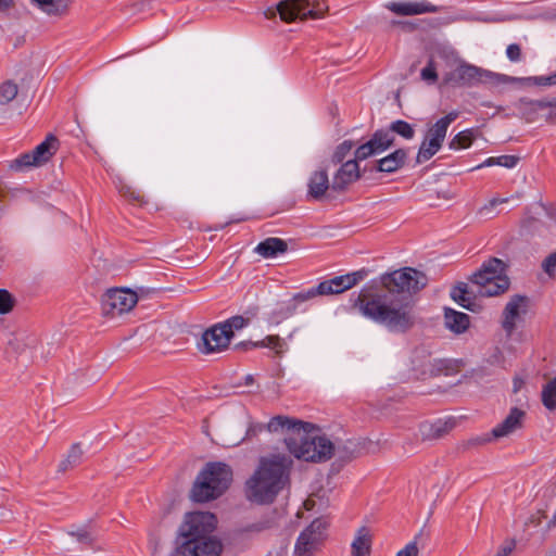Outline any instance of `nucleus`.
Masks as SVG:
<instances>
[{
  "label": "nucleus",
  "mask_w": 556,
  "mask_h": 556,
  "mask_svg": "<svg viewBox=\"0 0 556 556\" xmlns=\"http://www.w3.org/2000/svg\"><path fill=\"white\" fill-rule=\"evenodd\" d=\"M384 292L352 293L351 306L371 321L392 332H405L414 325L409 295L426 287L427 276L412 267H404L380 276Z\"/></svg>",
  "instance_id": "1"
},
{
  "label": "nucleus",
  "mask_w": 556,
  "mask_h": 556,
  "mask_svg": "<svg viewBox=\"0 0 556 556\" xmlns=\"http://www.w3.org/2000/svg\"><path fill=\"white\" fill-rule=\"evenodd\" d=\"M292 466V458L285 454L261 458L258 467L245 483L247 498L260 505L271 504L289 483Z\"/></svg>",
  "instance_id": "2"
},
{
  "label": "nucleus",
  "mask_w": 556,
  "mask_h": 556,
  "mask_svg": "<svg viewBox=\"0 0 556 556\" xmlns=\"http://www.w3.org/2000/svg\"><path fill=\"white\" fill-rule=\"evenodd\" d=\"M216 523L210 511L187 514L179 529L181 542L168 556H219L223 544L213 535Z\"/></svg>",
  "instance_id": "3"
},
{
  "label": "nucleus",
  "mask_w": 556,
  "mask_h": 556,
  "mask_svg": "<svg viewBox=\"0 0 556 556\" xmlns=\"http://www.w3.org/2000/svg\"><path fill=\"white\" fill-rule=\"evenodd\" d=\"M313 428L303 430L300 438H286V446L295 458L312 463H324L332 456L348 462L355 457V444L348 441L343 444L332 443L326 435H312Z\"/></svg>",
  "instance_id": "4"
},
{
  "label": "nucleus",
  "mask_w": 556,
  "mask_h": 556,
  "mask_svg": "<svg viewBox=\"0 0 556 556\" xmlns=\"http://www.w3.org/2000/svg\"><path fill=\"white\" fill-rule=\"evenodd\" d=\"M232 481L231 467L223 462H210L198 473L190 498L195 503H207L222 496Z\"/></svg>",
  "instance_id": "5"
},
{
  "label": "nucleus",
  "mask_w": 556,
  "mask_h": 556,
  "mask_svg": "<svg viewBox=\"0 0 556 556\" xmlns=\"http://www.w3.org/2000/svg\"><path fill=\"white\" fill-rule=\"evenodd\" d=\"M469 280L477 286V293L481 296L500 295L509 288L510 283L506 275V264L497 257L483 262Z\"/></svg>",
  "instance_id": "6"
},
{
  "label": "nucleus",
  "mask_w": 556,
  "mask_h": 556,
  "mask_svg": "<svg viewBox=\"0 0 556 556\" xmlns=\"http://www.w3.org/2000/svg\"><path fill=\"white\" fill-rule=\"evenodd\" d=\"M507 76L462 62L455 70L443 75L442 87H473L480 84L498 85Z\"/></svg>",
  "instance_id": "7"
},
{
  "label": "nucleus",
  "mask_w": 556,
  "mask_h": 556,
  "mask_svg": "<svg viewBox=\"0 0 556 556\" xmlns=\"http://www.w3.org/2000/svg\"><path fill=\"white\" fill-rule=\"evenodd\" d=\"M306 428H314V425L295 418L278 415L270 418L267 424H251L247 429L245 437L252 439L257 437L264 430H267L268 432L280 431L286 434L285 438H300L301 433L303 430H306ZM283 440L286 441V439Z\"/></svg>",
  "instance_id": "8"
},
{
  "label": "nucleus",
  "mask_w": 556,
  "mask_h": 556,
  "mask_svg": "<svg viewBox=\"0 0 556 556\" xmlns=\"http://www.w3.org/2000/svg\"><path fill=\"white\" fill-rule=\"evenodd\" d=\"M328 523L321 518L314 519L299 534L294 544V556H313L327 538Z\"/></svg>",
  "instance_id": "9"
},
{
  "label": "nucleus",
  "mask_w": 556,
  "mask_h": 556,
  "mask_svg": "<svg viewBox=\"0 0 556 556\" xmlns=\"http://www.w3.org/2000/svg\"><path fill=\"white\" fill-rule=\"evenodd\" d=\"M138 302L137 293L128 288H113L101 298L103 315L116 317L129 312Z\"/></svg>",
  "instance_id": "10"
},
{
  "label": "nucleus",
  "mask_w": 556,
  "mask_h": 556,
  "mask_svg": "<svg viewBox=\"0 0 556 556\" xmlns=\"http://www.w3.org/2000/svg\"><path fill=\"white\" fill-rule=\"evenodd\" d=\"M312 294L313 292L303 290L293 294L289 300L277 302L268 316V321L279 325L298 313L307 312L308 306L306 302L313 299Z\"/></svg>",
  "instance_id": "11"
},
{
  "label": "nucleus",
  "mask_w": 556,
  "mask_h": 556,
  "mask_svg": "<svg viewBox=\"0 0 556 556\" xmlns=\"http://www.w3.org/2000/svg\"><path fill=\"white\" fill-rule=\"evenodd\" d=\"M395 137L387 128L377 129L368 141L358 146L355 150L357 160H367L370 156L379 155L394 146Z\"/></svg>",
  "instance_id": "12"
},
{
  "label": "nucleus",
  "mask_w": 556,
  "mask_h": 556,
  "mask_svg": "<svg viewBox=\"0 0 556 556\" xmlns=\"http://www.w3.org/2000/svg\"><path fill=\"white\" fill-rule=\"evenodd\" d=\"M230 340L231 338L219 323L203 332L198 348L203 354H212L227 349L230 344Z\"/></svg>",
  "instance_id": "13"
},
{
  "label": "nucleus",
  "mask_w": 556,
  "mask_h": 556,
  "mask_svg": "<svg viewBox=\"0 0 556 556\" xmlns=\"http://www.w3.org/2000/svg\"><path fill=\"white\" fill-rule=\"evenodd\" d=\"M358 161L355 156L341 163L340 168L333 176L331 188L334 191H343L346 187L361 177Z\"/></svg>",
  "instance_id": "14"
},
{
  "label": "nucleus",
  "mask_w": 556,
  "mask_h": 556,
  "mask_svg": "<svg viewBox=\"0 0 556 556\" xmlns=\"http://www.w3.org/2000/svg\"><path fill=\"white\" fill-rule=\"evenodd\" d=\"M388 8L393 13L403 16L419 15L425 13H437L439 11V7L426 0L396 1L391 2Z\"/></svg>",
  "instance_id": "15"
},
{
  "label": "nucleus",
  "mask_w": 556,
  "mask_h": 556,
  "mask_svg": "<svg viewBox=\"0 0 556 556\" xmlns=\"http://www.w3.org/2000/svg\"><path fill=\"white\" fill-rule=\"evenodd\" d=\"M350 288V282L346 279V275L336 276L331 279L319 282L316 287H312L308 292H313L312 298L317 295H332L342 293Z\"/></svg>",
  "instance_id": "16"
},
{
  "label": "nucleus",
  "mask_w": 556,
  "mask_h": 556,
  "mask_svg": "<svg viewBox=\"0 0 556 556\" xmlns=\"http://www.w3.org/2000/svg\"><path fill=\"white\" fill-rule=\"evenodd\" d=\"M407 156L408 152L406 149H396L387 156L378 160L375 169L380 173L393 174L404 167Z\"/></svg>",
  "instance_id": "17"
},
{
  "label": "nucleus",
  "mask_w": 556,
  "mask_h": 556,
  "mask_svg": "<svg viewBox=\"0 0 556 556\" xmlns=\"http://www.w3.org/2000/svg\"><path fill=\"white\" fill-rule=\"evenodd\" d=\"M328 168L324 167L312 173L307 182V195L314 200L324 198L326 191L330 188Z\"/></svg>",
  "instance_id": "18"
},
{
  "label": "nucleus",
  "mask_w": 556,
  "mask_h": 556,
  "mask_svg": "<svg viewBox=\"0 0 556 556\" xmlns=\"http://www.w3.org/2000/svg\"><path fill=\"white\" fill-rule=\"evenodd\" d=\"M525 412L518 407H513L506 418L492 429L493 438H503L521 427Z\"/></svg>",
  "instance_id": "19"
},
{
  "label": "nucleus",
  "mask_w": 556,
  "mask_h": 556,
  "mask_svg": "<svg viewBox=\"0 0 556 556\" xmlns=\"http://www.w3.org/2000/svg\"><path fill=\"white\" fill-rule=\"evenodd\" d=\"M444 325L451 332L462 334L468 330L470 318L466 313L458 312L451 307H445Z\"/></svg>",
  "instance_id": "20"
},
{
  "label": "nucleus",
  "mask_w": 556,
  "mask_h": 556,
  "mask_svg": "<svg viewBox=\"0 0 556 556\" xmlns=\"http://www.w3.org/2000/svg\"><path fill=\"white\" fill-rule=\"evenodd\" d=\"M454 426V422L448 420L437 419L432 422H422L419 431L422 440H437L448 433Z\"/></svg>",
  "instance_id": "21"
},
{
  "label": "nucleus",
  "mask_w": 556,
  "mask_h": 556,
  "mask_svg": "<svg viewBox=\"0 0 556 556\" xmlns=\"http://www.w3.org/2000/svg\"><path fill=\"white\" fill-rule=\"evenodd\" d=\"M288 250L287 242L277 237H269L261 241L254 249L255 253L264 258H273L283 254Z\"/></svg>",
  "instance_id": "22"
},
{
  "label": "nucleus",
  "mask_w": 556,
  "mask_h": 556,
  "mask_svg": "<svg viewBox=\"0 0 556 556\" xmlns=\"http://www.w3.org/2000/svg\"><path fill=\"white\" fill-rule=\"evenodd\" d=\"M59 139L49 134L46 139L39 143L33 151V160L39 162L40 165L47 163L58 151Z\"/></svg>",
  "instance_id": "23"
},
{
  "label": "nucleus",
  "mask_w": 556,
  "mask_h": 556,
  "mask_svg": "<svg viewBox=\"0 0 556 556\" xmlns=\"http://www.w3.org/2000/svg\"><path fill=\"white\" fill-rule=\"evenodd\" d=\"M527 300L526 296L515 294L510 301L506 304L503 315L502 327L505 331L511 332L516 326V318L519 316V307Z\"/></svg>",
  "instance_id": "24"
},
{
  "label": "nucleus",
  "mask_w": 556,
  "mask_h": 556,
  "mask_svg": "<svg viewBox=\"0 0 556 556\" xmlns=\"http://www.w3.org/2000/svg\"><path fill=\"white\" fill-rule=\"evenodd\" d=\"M303 9L304 0H282L276 7L280 18L287 23L293 22L296 18L303 20Z\"/></svg>",
  "instance_id": "25"
},
{
  "label": "nucleus",
  "mask_w": 556,
  "mask_h": 556,
  "mask_svg": "<svg viewBox=\"0 0 556 556\" xmlns=\"http://www.w3.org/2000/svg\"><path fill=\"white\" fill-rule=\"evenodd\" d=\"M450 295L458 305L470 312H476L479 307L475 298L471 296V293L468 290V283L466 282H458L451 289Z\"/></svg>",
  "instance_id": "26"
},
{
  "label": "nucleus",
  "mask_w": 556,
  "mask_h": 556,
  "mask_svg": "<svg viewBox=\"0 0 556 556\" xmlns=\"http://www.w3.org/2000/svg\"><path fill=\"white\" fill-rule=\"evenodd\" d=\"M458 111H451L443 117L439 118L427 131V137H431L444 142L450 125L458 117Z\"/></svg>",
  "instance_id": "27"
},
{
  "label": "nucleus",
  "mask_w": 556,
  "mask_h": 556,
  "mask_svg": "<svg viewBox=\"0 0 556 556\" xmlns=\"http://www.w3.org/2000/svg\"><path fill=\"white\" fill-rule=\"evenodd\" d=\"M547 108H556V97L552 99L539 100L521 98L519 100V110L525 116L534 115L539 110H544Z\"/></svg>",
  "instance_id": "28"
},
{
  "label": "nucleus",
  "mask_w": 556,
  "mask_h": 556,
  "mask_svg": "<svg viewBox=\"0 0 556 556\" xmlns=\"http://www.w3.org/2000/svg\"><path fill=\"white\" fill-rule=\"evenodd\" d=\"M247 314H250V316L236 315L220 323L230 338L233 337L235 331L241 330L250 324L251 318L257 314V307L250 308Z\"/></svg>",
  "instance_id": "29"
},
{
  "label": "nucleus",
  "mask_w": 556,
  "mask_h": 556,
  "mask_svg": "<svg viewBox=\"0 0 556 556\" xmlns=\"http://www.w3.org/2000/svg\"><path fill=\"white\" fill-rule=\"evenodd\" d=\"M442 144L443 142L426 136L425 140L421 142L418 149L416 163L421 164L429 161L440 151Z\"/></svg>",
  "instance_id": "30"
},
{
  "label": "nucleus",
  "mask_w": 556,
  "mask_h": 556,
  "mask_svg": "<svg viewBox=\"0 0 556 556\" xmlns=\"http://www.w3.org/2000/svg\"><path fill=\"white\" fill-rule=\"evenodd\" d=\"M84 452L80 443H74L64 459L59 464V471L65 472L70 469L75 468L83 462Z\"/></svg>",
  "instance_id": "31"
},
{
  "label": "nucleus",
  "mask_w": 556,
  "mask_h": 556,
  "mask_svg": "<svg viewBox=\"0 0 556 556\" xmlns=\"http://www.w3.org/2000/svg\"><path fill=\"white\" fill-rule=\"evenodd\" d=\"M453 370V364L450 359H433L426 364L422 375L428 377L448 376Z\"/></svg>",
  "instance_id": "32"
},
{
  "label": "nucleus",
  "mask_w": 556,
  "mask_h": 556,
  "mask_svg": "<svg viewBox=\"0 0 556 556\" xmlns=\"http://www.w3.org/2000/svg\"><path fill=\"white\" fill-rule=\"evenodd\" d=\"M476 139V131L472 128L457 132L448 142L451 150H463L469 148Z\"/></svg>",
  "instance_id": "33"
},
{
  "label": "nucleus",
  "mask_w": 556,
  "mask_h": 556,
  "mask_svg": "<svg viewBox=\"0 0 556 556\" xmlns=\"http://www.w3.org/2000/svg\"><path fill=\"white\" fill-rule=\"evenodd\" d=\"M386 128H387V130H390L391 135L396 134L406 140H410L415 137L414 126L404 119L393 121Z\"/></svg>",
  "instance_id": "34"
},
{
  "label": "nucleus",
  "mask_w": 556,
  "mask_h": 556,
  "mask_svg": "<svg viewBox=\"0 0 556 556\" xmlns=\"http://www.w3.org/2000/svg\"><path fill=\"white\" fill-rule=\"evenodd\" d=\"M542 403L548 410L556 409V376L543 387Z\"/></svg>",
  "instance_id": "35"
},
{
  "label": "nucleus",
  "mask_w": 556,
  "mask_h": 556,
  "mask_svg": "<svg viewBox=\"0 0 556 556\" xmlns=\"http://www.w3.org/2000/svg\"><path fill=\"white\" fill-rule=\"evenodd\" d=\"M371 541L365 534H358L352 542V556H370Z\"/></svg>",
  "instance_id": "36"
},
{
  "label": "nucleus",
  "mask_w": 556,
  "mask_h": 556,
  "mask_svg": "<svg viewBox=\"0 0 556 556\" xmlns=\"http://www.w3.org/2000/svg\"><path fill=\"white\" fill-rule=\"evenodd\" d=\"M253 348H269L276 352L281 353L285 344L283 340L279 336H266L264 339L256 342H249Z\"/></svg>",
  "instance_id": "37"
},
{
  "label": "nucleus",
  "mask_w": 556,
  "mask_h": 556,
  "mask_svg": "<svg viewBox=\"0 0 556 556\" xmlns=\"http://www.w3.org/2000/svg\"><path fill=\"white\" fill-rule=\"evenodd\" d=\"M17 85L12 80H7L0 85V104L10 103L17 96Z\"/></svg>",
  "instance_id": "38"
},
{
  "label": "nucleus",
  "mask_w": 556,
  "mask_h": 556,
  "mask_svg": "<svg viewBox=\"0 0 556 556\" xmlns=\"http://www.w3.org/2000/svg\"><path fill=\"white\" fill-rule=\"evenodd\" d=\"M354 143L352 140H344L341 142L334 150V152L331 155V163L333 165H338L341 163H344L345 157L353 149Z\"/></svg>",
  "instance_id": "39"
},
{
  "label": "nucleus",
  "mask_w": 556,
  "mask_h": 556,
  "mask_svg": "<svg viewBox=\"0 0 556 556\" xmlns=\"http://www.w3.org/2000/svg\"><path fill=\"white\" fill-rule=\"evenodd\" d=\"M40 166L39 162L36 160H33V153L27 152L21 154L18 157H16L14 161H12L10 168L14 170H22L25 167H37Z\"/></svg>",
  "instance_id": "40"
},
{
  "label": "nucleus",
  "mask_w": 556,
  "mask_h": 556,
  "mask_svg": "<svg viewBox=\"0 0 556 556\" xmlns=\"http://www.w3.org/2000/svg\"><path fill=\"white\" fill-rule=\"evenodd\" d=\"M325 7L320 3L311 4L308 0H304V9L302 11L303 20H317L324 16Z\"/></svg>",
  "instance_id": "41"
},
{
  "label": "nucleus",
  "mask_w": 556,
  "mask_h": 556,
  "mask_svg": "<svg viewBox=\"0 0 556 556\" xmlns=\"http://www.w3.org/2000/svg\"><path fill=\"white\" fill-rule=\"evenodd\" d=\"M15 304V298L7 289H0V315H7L12 312Z\"/></svg>",
  "instance_id": "42"
},
{
  "label": "nucleus",
  "mask_w": 556,
  "mask_h": 556,
  "mask_svg": "<svg viewBox=\"0 0 556 556\" xmlns=\"http://www.w3.org/2000/svg\"><path fill=\"white\" fill-rule=\"evenodd\" d=\"M420 77L422 80L427 81L428 84L432 85L438 81V72L434 60L431 58L427 62V65L421 70Z\"/></svg>",
  "instance_id": "43"
},
{
  "label": "nucleus",
  "mask_w": 556,
  "mask_h": 556,
  "mask_svg": "<svg viewBox=\"0 0 556 556\" xmlns=\"http://www.w3.org/2000/svg\"><path fill=\"white\" fill-rule=\"evenodd\" d=\"M72 0H51L50 4H47L45 12L49 15H59L65 12Z\"/></svg>",
  "instance_id": "44"
},
{
  "label": "nucleus",
  "mask_w": 556,
  "mask_h": 556,
  "mask_svg": "<svg viewBox=\"0 0 556 556\" xmlns=\"http://www.w3.org/2000/svg\"><path fill=\"white\" fill-rule=\"evenodd\" d=\"M522 80L529 86L546 87L555 85L552 74L547 76H530L522 78Z\"/></svg>",
  "instance_id": "45"
},
{
  "label": "nucleus",
  "mask_w": 556,
  "mask_h": 556,
  "mask_svg": "<svg viewBox=\"0 0 556 556\" xmlns=\"http://www.w3.org/2000/svg\"><path fill=\"white\" fill-rule=\"evenodd\" d=\"M542 269L548 277H556V252L551 253L544 258Z\"/></svg>",
  "instance_id": "46"
},
{
  "label": "nucleus",
  "mask_w": 556,
  "mask_h": 556,
  "mask_svg": "<svg viewBox=\"0 0 556 556\" xmlns=\"http://www.w3.org/2000/svg\"><path fill=\"white\" fill-rule=\"evenodd\" d=\"M507 201H508L507 198H493L486 204H484L482 207H480L479 214L482 215V216H486V217L491 218L492 217L491 216L492 211L498 204L505 203Z\"/></svg>",
  "instance_id": "47"
},
{
  "label": "nucleus",
  "mask_w": 556,
  "mask_h": 556,
  "mask_svg": "<svg viewBox=\"0 0 556 556\" xmlns=\"http://www.w3.org/2000/svg\"><path fill=\"white\" fill-rule=\"evenodd\" d=\"M519 162V157L517 155H500L495 156V163L498 166H503L506 168H514Z\"/></svg>",
  "instance_id": "48"
},
{
  "label": "nucleus",
  "mask_w": 556,
  "mask_h": 556,
  "mask_svg": "<svg viewBox=\"0 0 556 556\" xmlns=\"http://www.w3.org/2000/svg\"><path fill=\"white\" fill-rule=\"evenodd\" d=\"M506 56L510 62H519L521 60V48L518 43H510L506 49Z\"/></svg>",
  "instance_id": "49"
},
{
  "label": "nucleus",
  "mask_w": 556,
  "mask_h": 556,
  "mask_svg": "<svg viewBox=\"0 0 556 556\" xmlns=\"http://www.w3.org/2000/svg\"><path fill=\"white\" fill-rule=\"evenodd\" d=\"M345 275H346V279L350 282V288H353L359 281L365 279V277L367 276V270L363 268L361 270H356V271L349 273V274H345Z\"/></svg>",
  "instance_id": "50"
},
{
  "label": "nucleus",
  "mask_w": 556,
  "mask_h": 556,
  "mask_svg": "<svg viewBox=\"0 0 556 556\" xmlns=\"http://www.w3.org/2000/svg\"><path fill=\"white\" fill-rule=\"evenodd\" d=\"M395 556H418V547L415 541L409 542L404 548L400 549Z\"/></svg>",
  "instance_id": "51"
},
{
  "label": "nucleus",
  "mask_w": 556,
  "mask_h": 556,
  "mask_svg": "<svg viewBox=\"0 0 556 556\" xmlns=\"http://www.w3.org/2000/svg\"><path fill=\"white\" fill-rule=\"evenodd\" d=\"M81 543H90L92 541L90 532L86 528H79L71 533Z\"/></svg>",
  "instance_id": "52"
},
{
  "label": "nucleus",
  "mask_w": 556,
  "mask_h": 556,
  "mask_svg": "<svg viewBox=\"0 0 556 556\" xmlns=\"http://www.w3.org/2000/svg\"><path fill=\"white\" fill-rule=\"evenodd\" d=\"M516 543L514 540L506 541L496 552L495 556H508L515 548Z\"/></svg>",
  "instance_id": "53"
},
{
  "label": "nucleus",
  "mask_w": 556,
  "mask_h": 556,
  "mask_svg": "<svg viewBox=\"0 0 556 556\" xmlns=\"http://www.w3.org/2000/svg\"><path fill=\"white\" fill-rule=\"evenodd\" d=\"M14 7V0H0V12L5 13Z\"/></svg>",
  "instance_id": "54"
},
{
  "label": "nucleus",
  "mask_w": 556,
  "mask_h": 556,
  "mask_svg": "<svg viewBox=\"0 0 556 556\" xmlns=\"http://www.w3.org/2000/svg\"><path fill=\"white\" fill-rule=\"evenodd\" d=\"M494 165H496L495 156H490L486 160H484L481 164L476 166L473 169H479V168H482V167H489V166H494Z\"/></svg>",
  "instance_id": "55"
},
{
  "label": "nucleus",
  "mask_w": 556,
  "mask_h": 556,
  "mask_svg": "<svg viewBox=\"0 0 556 556\" xmlns=\"http://www.w3.org/2000/svg\"><path fill=\"white\" fill-rule=\"evenodd\" d=\"M33 3L37 4L42 11L47 8V4L51 3V0H30Z\"/></svg>",
  "instance_id": "56"
},
{
  "label": "nucleus",
  "mask_w": 556,
  "mask_h": 556,
  "mask_svg": "<svg viewBox=\"0 0 556 556\" xmlns=\"http://www.w3.org/2000/svg\"><path fill=\"white\" fill-rule=\"evenodd\" d=\"M250 341H245V342H240L236 345L237 349H244V350H248V349H254L250 343Z\"/></svg>",
  "instance_id": "57"
},
{
  "label": "nucleus",
  "mask_w": 556,
  "mask_h": 556,
  "mask_svg": "<svg viewBox=\"0 0 556 556\" xmlns=\"http://www.w3.org/2000/svg\"><path fill=\"white\" fill-rule=\"evenodd\" d=\"M254 382V377L252 375H247L244 377V384L245 386H251L252 383Z\"/></svg>",
  "instance_id": "58"
},
{
  "label": "nucleus",
  "mask_w": 556,
  "mask_h": 556,
  "mask_svg": "<svg viewBox=\"0 0 556 556\" xmlns=\"http://www.w3.org/2000/svg\"><path fill=\"white\" fill-rule=\"evenodd\" d=\"M489 441H490V438H477V439H473L471 442L475 444H482V443H485Z\"/></svg>",
  "instance_id": "59"
},
{
  "label": "nucleus",
  "mask_w": 556,
  "mask_h": 556,
  "mask_svg": "<svg viewBox=\"0 0 556 556\" xmlns=\"http://www.w3.org/2000/svg\"><path fill=\"white\" fill-rule=\"evenodd\" d=\"M392 26H403V27H405V26H406V23H404V22H399V21H393V22H392Z\"/></svg>",
  "instance_id": "60"
},
{
  "label": "nucleus",
  "mask_w": 556,
  "mask_h": 556,
  "mask_svg": "<svg viewBox=\"0 0 556 556\" xmlns=\"http://www.w3.org/2000/svg\"><path fill=\"white\" fill-rule=\"evenodd\" d=\"M518 390H519V384H518V382L515 380V382H514V392H518Z\"/></svg>",
  "instance_id": "61"
},
{
  "label": "nucleus",
  "mask_w": 556,
  "mask_h": 556,
  "mask_svg": "<svg viewBox=\"0 0 556 556\" xmlns=\"http://www.w3.org/2000/svg\"><path fill=\"white\" fill-rule=\"evenodd\" d=\"M552 75H553L554 84L556 85V72L553 73Z\"/></svg>",
  "instance_id": "62"
}]
</instances>
